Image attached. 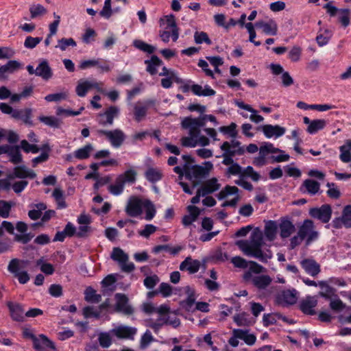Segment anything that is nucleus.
I'll return each mask as SVG.
<instances>
[{
  "label": "nucleus",
  "mask_w": 351,
  "mask_h": 351,
  "mask_svg": "<svg viewBox=\"0 0 351 351\" xmlns=\"http://www.w3.org/2000/svg\"><path fill=\"white\" fill-rule=\"evenodd\" d=\"M145 177L149 182L154 183L162 179V173L158 169L149 167L145 172Z\"/></svg>",
  "instance_id": "nucleus-43"
},
{
  "label": "nucleus",
  "mask_w": 351,
  "mask_h": 351,
  "mask_svg": "<svg viewBox=\"0 0 351 351\" xmlns=\"http://www.w3.org/2000/svg\"><path fill=\"white\" fill-rule=\"evenodd\" d=\"M93 147L91 144L88 143L85 146L75 150L74 152V156L80 160H84L88 158L90 153L93 151Z\"/></svg>",
  "instance_id": "nucleus-46"
},
{
  "label": "nucleus",
  "mask_w": 351,
  "mask_h": 351,
  "mask_svg": "<svg viewBox=\"0 0 351 351\" xmlns=\"http://www.w3.org/2000/svg\"><path fill=\"white\" fill-rule=\"evenodd\" d=\"M333 35L332 31L329 29H320L316 36V41L319 47L326 45Z\"/></svg>",
  "instance_id": "nucleus-38"
},
{
  "label": "nucleus",
  "mask_w": 351,
  "mask_h": 351,
  "mask_svg": "<svg viewBox=\"0 0 351 351\" xmlns=\"http://www.w3.org/2000/svg\"><path fill=\"white\" fill-rule=\"evenodd\" d=\"M236 245L245 256L255 258L262 263H267L273 256L269 249H262L263 238L260 231H254L250 239L237 241Z\"/></svg>",
  "instance_id": "nucleus-1"
},
{
  "label": "nucleus",
  "mask_w": 351,
  "mask_h": 351,
  "mask_svg": "<svg viewBox=\"0 0 351 351\" xmlns=\"http://www.w3.org/2000/svg\"><path fill=\"white\" fill-rule=\"evenodd\" d=\"M262 131L267 138H278L285 134L286 129L278 125H273L268 124L262 126Z\"/></svg>",
  "instance_id": "nucleus-19"
},
{
  "label": "nucleus",
  "mask_w": 351,
  "mask_h": 351,
  "mask_svg": "<svg viewBox=\"0 0 351 351\" xmlns=\"http://www.w3.org/2000/svg\"><path fill=\"white\" fill-rule=\"evenodd\" d=\"M210 258L215 262L224 263L229 260V256L221 248H217L213 252Z\"/></svg>",
  "instance_id": "nucleus-56"
},
{
  "label": "nucleus",
  "mask_w": 351,
  "mask_h": 351,
  "mask_svg": "<svg viewBox=\"0 0 351 351\" xmlns=\"http://www.w3.org/2000/svg\"><path fill=\"white\" fill-rule=\"evenodd\" d=\"M221 188V184L216 178H212L204 182L199 188L203 192V195L213 193Z\"/></svg>",
  "instance_id": "nucleus-27"
},
{
  "label": "nucleus",
  "mask_w": 351,
  "mask_h": 351,
  "mask_svg": "<svg viewBox=\"0 0 351 351\" xmlns=\"http://www.w3.org/2000/svg\"><path fill=\"white\" fill-rule=\"evenodd\" d=\"M234 104L240 109L246 110L251 113L249 117L250 121L255 123H259L264 121L263 116L258 114V111L253 108L250 105L245 104L242 101L234 100Z\"/></svg>",
  "instance_id": "nucleus-21"
},
{
  "label": "nucleus",
  "mask_w": 351,
  "mask_h": 351,
  "mask_svg": "<svg viewBox=\"0 0 351 351\" xmlns=\"http://www.w3.org/2000/svg\"><path fill=\"white\" fill-rule=\"evenodd\" d=\"M256 27L263 29V32L267 35L275 36L278 32V25L275 21L269 20L268 22L258 21L255 24Z\"/></svg>",
  "instance_id": "nucleus-32"
},
{
  "label": "nucleus",
  "mask_w": 351,
  "mask_h": 351,
  "mask_svg": "<svg viewBox=\"0 0 351 351\" xmlns=\"http://www.w3.org/2000/svg\"><path fill=\"white\" fill-rule=\"evenodd\" d=\"M167 27L171 31V38L173 42H176L179 38V29L176 25V19L173 15H167L165 16Z\"/></svg>",
  "instance_id": "nucleus-41"
},
{
  "label": "nucleus",
  "mask_w": 351,
  "mask_h": 351,
  "mask_svg": "<svg viewBox=\"0 0 351 351\" xmlns=\"http://www.w3.org/2000/svg\"><path fill=\"white\" fill-rule=\"evenodd\" d=\"M133 45L136 49L149 54L153 53L155 51V47L154 46L149 45L141 40H134L133 41Z\"/></svg>",
  "instance_id": "nucleus-55"
},
{
  "label": "nucleus",
  "mask_w": 351,
  "mask_h": 351,
  "mask_svg": "<svg viewBox=\"0 0 351 351\" xmlns=\"http://www.w3.org/2000/svg\"><path fill=\"white\" fill-rule=\"evenodd\" d=\"M231 263L237 268L247 269L250 267V261H246L245 258L237 256L230 259Z\"/></svg>",
  "instance_id": "nucleus-58"
},
{
  "label": "nucleus",
  "mask_w": 351,
  "mask_h": 351,
  "mask_svg": "<svg viewBox=\"0 0 351 351\" xmlns=\"http://www.w3.org/2000/svg\"><path fill=\"white\" fill-rule=\"evenodd\" d=\"M265 268L255 261H250V267L243 274V279L246 282L252 284L260 291L265 290L271 283L272 278L266 274H263Z\"/></svg>",
  "instance_id": "nucleus-3"
},
{
  "label": "nucleus",
  "mask_w": 351,
  "mask_h": 351,
  "mask_svg": "<svg viewBox=\"0 0 351 351\" xmlns=\"http://www.w3.org/2000/svg\"><path fill=\"white\" fill-rule=\"evenodd\" d=\"M234 333L237 337H239V339L243 340L248 346H253L256 341V337L250 333L249 330L234 329Z\"/></svg>",
  "instance_id": "nucleus-33"
},
{
  "label": "nucleus",
  "mask_w": 351,
  "mask_h": 351,
  "mask_svg": "<svg viewBox=\"0 0 351 351\" xmlns=\"http://www.w3.org/2000/svg\"><path fill=\"white\" fill-rule=\"evenodd\" d=\"M7 306L10 310L11 317L16 322H23L25 313L21 304L8 302Z\"/></svg>",
  "instance_id": "nucleus-26"
},
{
  "label": "nucleus",
  "mask_w": 351,
  "mask_h": 351,
  "mask_svg": "<svg viewBox=\"0 0 351 351\" xmlns=\"http://www.w3.org/2000/svg\"><path fill=\"white\" fill-rule=\"evenodd\" d=\"M85 300L91 303H98L101 296L96 293V291L91 287H88L85 291Z\"/></svg>",
  "instance_id": "nucleus-57"
},
{
  "label": "nucleus",
  "mask_w": 351,
  "mask_h": 351,
  "mask_svg": "<svg viewBox=\"0 0 351 351\" xmlns=\"http://www.w3.org/2000/svg\"><path fill=\"white\" fill-rule=\"evenodd\" d=\"M309 215L322 223H328L332 216V208L329 204H323L320 207L311 208Z\"/></svg>",
  "instance_id": "nucleus-12"
},
{
  "label": "nucleus",
  "mask_w": 351,
  "mask_h": 351,
  "mask_svg": "<svg viewBox=\"0 0 351 351\" xmlns=\"http://www.w3.org/2000/svg\"><path fill=\"white\" fill-rule=\"evenodd\" d=\"M239 189L236 186H226L217 195L219 199H223L230 195H237Z\"/></svg>",
  "instance_id": "nucleus-61"
},
{
  "label": "nucleus",
  "mask_w": 351,
  "mask_h": 351,
  "mask_svg": "<svg viewBox=\"0 0 351 351\" xmlns=\"http://www.w3.org/2000/svg\"><path fill=\"white\" fill-rule=\"evenodd\" d=\"M119 108L117 106H112L109 107L104 113H101L97 117V122L99 124L106 126L111 125L113 123L114 119L118 116Z\"/></svg>",
  "instance_id": "nucleus-16"
},
{
  "label": "nucleus",
  "mask_w": 351,
  "mask_h": 351,
  "mask_svg": "<svg viewBox=\"0 0 351 351\" xmlns=\"http://www.w3.org/2000/svg\"><path fill=\"white\" fill-rule=\"evenodd\" d=\"M326 125V121L324 119H314L311 124L307 127L306 131L311 134H314L318 131L324 129Z\"/></svg>",
  "instance_id": "nucleus-47"
},
{
  "label": "nucleus",
  "mask_w": 351,
  "mask_h": 351,
  "mask_svg": "<svg viewBox=\"0 0 351 351\" xmlns=\"http://www.w3.org/2000/svg\"><path fill=\"white\" fill-rule=\"evenodd\" d=\"M220 149L226 154H228L230 156H242L245 153V147L241 146L240 141L232 139L230 141H225L220 145Z\"/></svg>",
  "instance_id": "nucleus-15"
},
{
  "label": "nucleus",
  "mask_w": 351,
  "mask_h": 351,
  "mask_svg": "<svg viewBox=\"0 0 351 351\" xmlns=\"http://www.w3.org/2000/svg\"><path fill=\"white\" fill-rule=\"evenodd\" d=\"M52 196L56 200L58 208L62 209L66 207V204L64 200L63 191L59 189L56 188L52 193Z\"/></svg>",
  "instance_id": "nucleus-53"
},
{
  "label": "nucleus",
  "mask_w": 351,
  "mask_h": 351,
  "mask_svg": "<svg viewBox=\"0 0 351 351\" xmlns=\"http://www.w3.org/2000/svg\"><path fill=\"white\" fill-rule=\"evenodd\" d=\"M316 305L317 300L313 297H308L301 302L300 308L304 313L312 315L315 314L314 308Z\"/></svg>",
  "instance_id": "nucleus-39"
},
{
  "label": "nucleus",
  "mask_w": 351,
  "mask_h": 351,
  "mask_svg": "<svg viewBox=\"0 0 351 351\" xmlns=\"http://www.w3.org/2000/svg\"><path fill=\"white\" fill-rule=\"evenodd\" d=\"M302 267L306 274L316 276L320 272V265L313 259L305 258L300 261Z\"/></svg>",
  "instance_id": "nucleus-25"
},
{
  "label": "nucleus",
  "mask_w": 351,
  "mask_h": 351,
  "mask_svg": "<svg viewBox=\"0 0 351 351\" xmlns=\"http://www.w3.org/2000/svg\"><path fill=\"white\" fill-rule=\"evenodd\" d=\"M115 310L117 312L130 315L134 312L133 308L128 304V298L125 294L116 293L115 295Z\"/></svg>",
  "instance_id": "nucleus-17"
},
{
  "label": "nucleus",
  "mask_w": 351,
  "mask_h": 351,
  "mask_svg": "<svg viewBox=\"0 0 351 351\" xmlns=\"http://www.w3.org/2000/svg\"><path fill=\"white\" fill-rule=\"evenodd\" d=\"M204 166L197 165L192 167L189 166V171H186V178L189 179H199L207 176L213 169V165L210 161L204 162Z\"/></svg>",
  "instance_id": "nucleus-8"
},
{
  "label": "nucleus",
  "mask_w": 351,
  "mask_h": 351,
  "mask_svg": "<svg viewBox=\"0 0 351 351\" xmlns=\"http://www.w3.org/2000/svg\"><path fill=\"white\" fill-rule=\"evenodd\" d=\"M204 126V121L202 119L191 117L184 118L182 121V127L189 130V136L182 138V145L188 147L209 145L210 140L206 136L201 135V128Z\"/></svg>",
  "instance_id": "nucleus-2"
},
{
  "label": "nucleus",
  "mask_w": 351,
  "mask_h": 351,
  "mask_svg": "<svg viewBox=\"0 0 351 351\" xmlns=\"http://www.w3.org/2000/svg\"><path fill=\"white\" fill-rule=\"evenodd\" d=\"M36 177V173L32 169L25 165H19L13 168L12 171L8 173V179H21L26 178L34 179Z\"/></svg>",
  "instance_id": "nucleus-14"
},
{
  "label": "nucleus",
  "mask_w": 351,
  "mask_h": 351,
  "mask_svg": "<svg viewBox=\"0 0 351 351\" xmlns=\"http://www.w3.org/2000/svg\"><path fill=\"white\" fill-rule=\"evenodd\" d=\"M91 88L90 81L80 80L76 86V93L80 97H85L88 90Z\"/></svg>",
  "instance_id": "nucleus-54"
},
{
  "label": "nucleus",
  "mask_w": 351,
  "mask_h": 351,
  "mask_svg": "<svg viewBox=\"0 0 351 351\" xmlns=\"http://www.w3.org/2000/svg\"><path fill=\"white\" fill-rule=\"evenodd\" d=\"M278 151L274 145L269 142H264L261 144L258 149V155L253 159V165L261 167L266 165L267 162V156L270 154H276Z\"/></svg>",
  "instance_id": "nucleus-6"
},
{
  "label": "nucleus",
  "mask_w": 351,
  "mask_h": 351,
  "mask_svg": "<svg viewBox=\"0 0 351 351\" xmlns=\"http://www.w3.org/2000/svg\"><path fill=\"white\" fill-rule=\"evenodd\" d=\"M100 135H104L110 141L113 147L118 148L125 139V135L123 132L119 129L114 130H99L97 131Z\"/></svg>",
  "instance_id": "nucleus-11"
},
{
  "label": "nucleus",
  "mask_w": 351,
  "mask_h": 351,
  "mask_svg": "<svg viewBox=\"0 0 351 351\" xmlns=\"http://www.w3.org/2000/svg\"><path fill=\"white\" fill-rule=\"evenodd\" d=\"M110 334H112L110 331L109 332H101L99 334L98 340L99 345L102 348H107L112 344V338Z\"/></svg>",
  "instance_id": "nucleus-60"
},
{
  "label": "nucleus",
  "mask_w": 351,
  "mask_h": 351,
  "mask_svg": "<svg viewBox=\"0 0 351 351\" xmlns=\"http://www.w3.org/2000/svg\"><path fill=\"white\" fill-rule=\"evenodd\" d=\"M191 91L197 96H213L215 95V91L208 85L202 87L201 85L193 84L191 85Z\"/></svg>",
  "instance_id": "nucleus-37"
},
{
  "label": "nucleus",
  "mask_w": 351,
  "mask_h": 351,
  "mask_svg": "<svg viewBox=\"0 0 351 351\" xmlns=\"http://www.w3.org/2000/svg\"><path fill=\"white\" fill-rule=\"evenodd\" d=\"M318 286L321 288L319 295L326 298L329 299L331 296L335 295V290L331 287L326 281L318 282Z\"/></svg>",
  "instance_id": "nucleus-48"
},
{
  "label": "nucleus",
  "mask_w": 351,
  "mask_h": 351,
  "mask_svg": "<svg viewBox=\"0 0 351 351\" xmlns=\"http://www.w3.org/2000/svg\"><path fill=\"white\" fill-rule=\"evenodd\" d=\"M351 16V10L348 8L340 9L338 20L343 27H347L350 25Z\"/></svg>",
  "instance_id": "nucleus-51"
},
{
  "label": "nucleus",
  "mask_w": 351,
  "mask_h": 351,
  "mask_svg": "<svg viewBox=\"0 0 351 351\" xmlns=\"http://www.w3.org/2000/svg\"><path fill=\"white\" fill-rule=\"evenodd\" d=\"M43 40L42 37L27 36L24 42V47L32 49L35 48Z\"/></svg>",
  "instance_id": "nucleus-64"
},
{
  "label": "nucleus",
  "mask_w": 351,
  "mask_h": 351,
  "mask_svg": "<svg viewBox=\"0 0 351 351\" xmlns=\"http://www.w3.org/2000/svg\"><path fill=\"white\" fill-rule=\"evenodd\" d=\"M19 148V146L7 147L4 148V152L10 157V161L14 165L19 164L23 160Z\"/></svg>",
  "instance_id": "nucleus-34"
},
{
  "label": "nucleus",
  "mask_w": 351,
  "mask_h": 351,
  "mask_svg": "<svg viewBox=\"0 0 351 351\" xmlns=\"http://www.w3.org/2000/svg\"><path fill=\"white\" fill-rule=\"evenodd\" d=\"M146 71L151 75L156 74L158 68L162 64V61L156 56H152L149 60H145Z\"/></svg>",
  "instance_id": "nucleus-40"
},
{
  "label": "nucleus",
  "mask_w": 351,
  "mask_h": 351,
  "mask_svg": "<svg viewBox=\"0 0 351 351\" xmlns=\"http://www.w3.org/2000/svg\"><path fill=\"white\" fill-rule=\"evenodd\" d=\"M278 230L277 223L274 221H268L265 226L264 236L269 241H274L276 237Z\"/></svg>",
  "instance_id": "nucleus-36"
},
{
  "label": "nucleus",
  "mask_w": 351,
  "mask_h": 351,
  "mask_svg": "<svg viewBox=\"0 0 351 351\" xmlns=\"http://www.w3.org/2000/svg\"><path fill=\"white\" fill-rule=\"evenodd\" d=\"M200 265L199 261L188 256L180 264L179 269L181 271H187L189 274H193L199 271Z\"/></svg>",
  "instance_id": "nucleus-23"
},
{
  "label": "nucleus",
  "mask_w": 351,
  "mask_h": 351,
  "mask_svg": "<svg viewBox=\"0 0 351 351\" xmlns=\"http://www.w3.org/2000/svg\"><path fill=\"white\" fill-rule=\"evenodd\" d=\"M36 351H55V345L45 335H40L33 344Z\"/></svg>",
  "instance_id": "nucleus-22"
},
{
  "label": "nucleus",
  "mask_w": 351,
  "mask_h": 351,
  "mask_svg": "<svg viewBox=\"0 0 351 351\" xmlns=\"http://www.w3.org/2000/svg\"><path fill=\"white\" fill-rule=\"evenodd\" d=\"M298 293L295 289L284 290L276 297V302L281 306L292 305L296 303Z\"/></svg>",
  "instance_id": "nucleus-13"
},
{
  "label": "nucleus",
  "mask_w": 351,
  "mask_h": 351,
  "mask_svg": "<svg viewBox=\"0 0 351 351\" xmlns=\"http://www.w3.org/2000/svg\"><path fill=\"white\" fill-rule=\"evenodd\" d=\"M110 257L113 261L118 263L122 271L130 273L134 270V264L129 261V256L122 249L114 247Z\"/></svg>",
  "instance_id": "nucleus-5"
},
{
  "label": "nucleus",
  "mask_w": 351,
  "mask_h": 351,
  "mask_svg": "<svg viewBox=\"0 0 351 351\" xmlns=\"http://www.w3.org/2000/svg\"><path fill=\"white\" fill-rule=\"evenodd\" d=\"M298 234L304 239H306V245H309L319 237V232L315 230L314 223L310 219L303 221L299 228Z\"/></svg>",
  "instance_id": "nucleus-7"
},
{
  "label": "nucleus",
  "mask_w": 351,
  "mask_h": 351,
  "mask_svg": "<svg viewBox=\"0 0 351 351\" xmlns=\"http://www.w3.org/2000/svg\"><path fill=\"white\" fill-rule=\"evenodd\" d=\"M38 120L46 125L53 128H60L61 124L60 119L53 116H40Z\"/></svg>",
  "instance_id": "nucleus-50"
},
{
  "label": "nucleus",
  "mask_w": 351,
  "mask_h": 351,
  "mask_svg": "<svg viewBox=\"0 0 351 351\" xmlns=\"http://www.w3.org/2000/svg\"><path fill=\"white\" fill-rule=\"evenodd\" d=\"M194 40L196 44H202L203 43L210 45L212 44L208 35L204 32H195L194 34Z\"/></svg>",
  "instance_id": "nucleus-59"
},
{
  "label": "nucleus",
  "mask_w": 351,
  "mask_h": 351,
  "mask_svg": "<svg viewBox=\"0 0 351 351\" xmlns=\"http://www.w3.org/2000/svg\"><path fill=\"white\" fill-rule=\"evenodd\" d=\"M17 231L21 234H16L14 235V240L18 242H21L23 244H26L29 242L33 238V235L30 233H26L27 230V225L23 221H18L16 225Z\"/></svg>",
  "instance_id": "nucleus-20"
},
{
  "label": "nucleus",
  "mask_w": 351,
  "mask_h": 351,
  "mask_svg": "<svg viewBox=\"0 0 351 351\" xmlns=\"http://www.w3.org/2000/svg\"><path fill=\"white\" fill-rule=\"evenodd\" d=\"M339 159L341 162L348 163L351 161V139L345 141L344 144L339 147Z\"/></svg>",
  "instance_id": "nucleus-35"
},
{
  "label": "nucleus",
  "mask_w": 351,
  "mask_h": 351,
  "mask_svg": "<svg viewBox=\"0 0 351 351\" xmlns=\"http://www.w3.org/2000/svg\"><path fill=\"white\" fill-rule=\"evenodd\" d=\"M280 235L282 239L289 237L295 230V226L289 219L281 220L280 225Z\"/></svg>",
  "instance_id": "nucleus-30"
},
{
  "label": "nucleus",
  "mask_w": 351,
  "mask_h": 351,
  "mask_svg": "<svg viewBox=\"0 0 351 351\" xmlns=\"http://www.w3.org/2000/svg\"><path fill=\"white\" fill-rule=\"evenodd\" d=\"M124 187L125 184L123 183V181L117 177L114 183L110 184L108 189L112 195L117 196L123 193Z\"/></svg>",
  "instance_id": "nucleus-49"
},
{
  "label": "nucleus",
  "mask_w": 351,
  "mask_h": 351,
  "mask_svg": "<svg viewBox=\"0 0 351 351\" xmlns=\"http://www.w3.org/2000/svg\"><path fill=\"white\" fill-rule=\"evenodd\" d=\"M76 42L72 38H61L58 41V45L56 47L60 48L62 51H65L69 47H75Z\"/></svg>",
  "instance_id": "nucleus-62"
},
{
  "label": "nucleus",
  "mask_w": 351,
  "mask_h": 351,
  "mask_svg": "<svg viewBox=\"0 0 351 351\" xmlns=\"http://www.w3.org/2000/svg\"><path fill=\"white\" fill-rule=\"evenodd\" d=\"M320 189V184L312 179L305 180L301 187L300 191L302 193H307L311 195H315Z\"/></svg>",
  "instance_id": "nucleus-29"
},
{
  "label": "nucleus",
  "mask_w": 351,
  "mask_h": 351,
  "mask_svg": "<svg viewBox=\"0 0 351 351\" xmlns=\"http://www.w3.org/2000/svg\"><path fill=\"white\" fill-rule=\"evenodd\" d=\"M234 322L239 326H249L254 323L249 316V315L245 312L238 313L233 317Z\"/></svg>",
  "instance_id": "nucleus-42"
},
{
  "label": "nucleus",
  "mask_w": 351,
  "mask_h": 351,
  "mask_svg": "<svg viewBox=\"0 0 351 351\" xmlns=\"http://www.w3.org/2000/svg\"><path fill=\"white\" fill-rule=\"evenodd\" d=\"M145 199L136 196H132L128 200L125 213L132 217L140 216L143 213Z\"/></svg>",
  "instance_id": "nucleus-10"
},
{
  "label": "nucleus",
  "mask_w": 351,
  "mask_h": 351,
  "mask_svg": "<svg viewBox=\"0 0 351 351\" xmlns=\"http://www.w3.org/2000/svg\"><path fill=\"white\" fill-rule=\"evenodd\" d=\"M136 175L137 173L134 169H130L119 174L117 177L123 181L124 184L126 183L133 184L136 182Z\"/></svg>",
  "instance_id": "nucleus-45"
},
{
  "label": "nucleus",
  "mask_w": 351,
  "mask_h": 351,
  "mask_svg": "<svg viewBox=\"0 0 351 351\" xmlns=\"http://www.w3.org/2000/svg\"><path fill=\"white\" fill-rule=\"evenodd\" d=\"M36 75L42 77L45 80H49L53 72L47 60H43L36 69Z\"/></svg>",
  "instance_id": "nucleus-31"
},
{
  "label": "nucleus",
  "mask_w": 351,
  "mask_h": 351,
  "mask_svg": "<svg viewBox=\"0 0 351 351\" xmlns=\"http://www.w3.org/2000/svg\"><path fill=\"white\" fill-rule=\"evenodd\" d=\"M188 215H186L182 218V224L184 226H189L195 222L198 216L200 215V210L199 208L194 205H189L187 206Z\"/></svg>",
  "instance_id": "nucleus-28"
},
{
  "label": "nucleus",
  "mask_w": 351,
  "mask_h": 351,
  "mask_svg": "<svg viewBox=\"0 0 351 351\" xmlns=\"http://www.w3.org/2000/svg\"><path fill=\"white\" fill-rule=\"evenodd\" d=\"M22 64L17 60H9L5 64L0 66V78L6 79L8 75L12 74L19 70Z\"/></svg>",
  "instance_id": "nucleus-24"
},
{
  "label": "nucleus",
  "mask_w": 351,
  "mask_h": 351,
  "mask_svg": "<svg viewBox=\"0 0 351 351\" xmlns=\"http://www.w3.org/2000/svg\"><path fill=\"white\" fill-rule=\"evenodd\" d=\"M47 9L41 4H33L29 8L32 19L41 17L47 13Z\"/></svg>",
  "instance_id": "nucleus-52"
},
{
  "label": "nucleus",
  "mask_w": 351,
  "mask_h": 351,
  "mask_svg": "<svg viewBox=\"0 0 351 351\" xmlns=\"http://www.w3.org/2000/svg\"><path fill=\"white\" fill-rule=\"evenodd\" d=\"M136 328L131 326L121 325L110 330L112 335L118 338L133 339L136 333Z\"/></svg>",
  "instance_id": "nucleus-18"
},
{
  "label": "nucleus",
  "mask_w": 351,
  "mask_h": 351,
  "mask_svg": "<svg viewBox=\"0 0 351 351\" xmlns=\"http://www.w3.org/2000/svg\"><path fill=\"white\" fill-rule=\"evenodd\" d=\"M19 147L26 153L36 154L40 151V148L36 145L30 144L26 140L21 141Z\"/></svg>",
  "instance_id": "nucleus-63"
},
{
  "label": "nucleus",
  "mask_w": 351,
  "mask_h": 351,
  "mask_svg": "<svg viewBox=\"0 0 351 351\" xmlns=\"http://www.w3.org/2000/svg\"><path fill=\"white\" fill-rule=\"evenodd\" d=\"M155 105V100L138 101L133 105L134 118L137 122L143 121L147 114L148 109Z\"/></svg>",
  "instance_id": "nucleus-9"
},
{
  "label": "nucleus",
  "mask_w": 351,
  "mask_h": 351,
  "mask_svg": "<svg viewBox=\"0 0 351 351\" xmlns=\"http://www.w3.org/2000/svg\"><path fill=\"white\" fill-rule=\"evenodd\" d=\"M143 209L145 212V219L147 221L152 220L156 214V209L154 203L149 199H145Z\"/></svg>",
  "instance_id": "nucleus-44"
},
{
  "label": "nucleus",
  "mask_w": 351,
  "mask_h": 351,
  "mask_svg": "<svg viewBox=\"0 0 351 351\" xmlns=\"http://www.w3.org/2000/svg\"><path fill=\"white\" fill-rule=\"evenodd\" d=\"M28 264L27 261L19 258L12 259L8 265V270L16 278L21 284H26L29 280V276L26 271L22 270Z\"/></svg>",
  "instance_id": "nucleus-4"
}]
</instances>
